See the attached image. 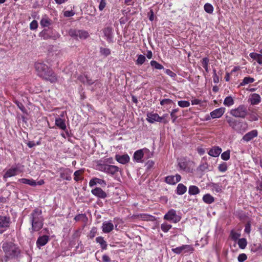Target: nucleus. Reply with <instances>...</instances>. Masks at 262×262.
Masks as SVG:
<instances>
[{
  "mask_svg": "<svg viewBox=\"0 0 262 262\" xmlns=\"http://www.w3.org/2000/svg\"><path fill=\"white\" fill-rule=\"evenodd\" d=\"M255 81V79L251 77L248 76L245 77L242 81L240 83L239 86H245L247 84L253 83Z\"/></svg>",
  "mask_w": 262,
  "mask_h": 262,
  "instance_id": "nucleus-33",
  "label": "nucleus"
},
{
  "mask_svg": "<svg viewBox=\"0 0 262 262\" xmlns=\"http://www.w3.org/2000/svg\"><path fill=\"white\" fill-rule=\"evenodd\" d=\"M69 34L75 39H85L89 36V34L86 31L75 29H71L69 31Z\"/></svg>",
  "mask_w": 262,
  "mask_h": 262,
  "instance_id": "nucleus-7",
  "label": "nucleus"
},
{
  "mask_svg": "<svg viewBox=\"0 0 262 262\" xmlns=\"http://www.w3.org/2000/svg\"><path fill=\"white\" fill-rule=\"evenodd\" d=\"M221 152H222L221 148H220L218 146H214L213 148H211L209 150V151L208 152V154L210 156H212L213 157H217L220 155Z\"/></svg>",
  "mask_w": 262,
  "mask_h": 262,
  "instance_id": "nucleus-24",
  "label": "nucleus"
},
{
  "mask_svg": "<svg viewBox=\"0 0 262 262\" xmlns=\"http://www.w3.org/2000/svg\"><path fill=\"white\" fill-rule=\"evenodd\" d=\"M249 100L251 105H257L261 102V99L259 94L254 93L251 95Z\"/></svg>",
  "mask_w": 262,
  "mask_h": 262,
  "instance_id": "nucleus-23",
  "label": "nucleus"
},
{
  "mask_svg": "<svg viewBox=\"0 0 262 262\" xmlns=\"http://www.w3.org/2000/svg\"><path fill=\"white\" fill-rule=\"evenodd\" d=\"M97 232V228L95 227H93L90 231L88 237L91 239H93L96 236Z\"/></svg>",
  "mask_w": 262,
  "mask_h": 262,
  "instance_id": "nucleus-45",
  "label": "nucleus"
},
{
  "mask_svg": "<svg viewBox=\"0 0 262 262\" xmlns=\"http://www.w3.org/2000/svg\"><path fill=\"white\" fill-rule=\"evenodd\" d=\"M29 220L31 224V232L39 231L43 225L42 210L39 208H35L29 215Z\"/></svg>",
  "mask_w": 262,
  "mask_h": 262,
  "instance_id": "nucleus-3",
  "label": "nucleus"
},
{
  "mask_svg": "<svg viewBox=\"0 0 262 262\" xmlns=\"http://www.w3.org/2000/svg\"><path fill=\"white\" fill-rule=\"evenodd\" d=\"M237 244L241 249H244L246 247L247 245V242L246 239L245 238L238 239Z\"/></svg>",
  "mask_w": 262,
  "mask_h": 262,
  "instance_id": "nucleus-40",
  "label": "nucleus"
},
{
  "mask_svg": "<svg viewBox=\"0 0 262 262\" xmlns=\"http://www.w3.org/2000/svg\"><path fill=\"white\" fill-rule=\"evenodd\" d=\"M194 163L192 161L183 159L181 160V169L189 172L192 170Z\"/></svg>",
  "mask_w": 262,
  "mask_h": 262,
  "instance_id": "nucleus-11",
  "label": "nucleus"
},
{
  "mask_svg": "<svg viewBox=\"0 0 262 262\" xmlns=\"http://www.w3.org/2000/svg\"><path fill=\"white\" fill-rule=\"evenodd\" d=\"M79 79L83 83H86L89 85H92L94 81H93L91 79H90L87 75H84V76H80L79 77Z\"/></svg>",
  "mask_w": 262,
  "mask_h": 262,
  "instance_id": "nucleus-32",
  "label": "nucleus"
},
{
  "mask_svg": "<svg viewBox=\"0 0 262 262\" xmlns=\"http://www.w3.org/2000/svg\"><path fill=\"white\" fill-rule=\"evenodd\" d=\"M234 103V100L232 97L231 96L226 97L223 102L224 105L227 107H230L233 105Z\"/></svg>",
  "mask_w": 262,
  "mask_h": 262,
  "instance_id": "nucleus-34",
  "label": "nucleus"
},
{
  "mask_svg": "<svg viewBox=\"0 0 262 262\" xmlns=\"http://www.w3.org/2000/svg\"><path fill=\"white\" fill-rule=\"evenodd\" d=\"M10 219L9 216L0 215V229L9 227Z\"/></svg>",
  "mask_w": 262,
  "mask_h": 262,
  "instance_id": "nucleus-19",
  "label": "nucleus"
},
{
  "mask_svg": "<svg viewBox=\"0 0 262 262\" xmlns=\"http://www.w3.org/2000/svg\"><path fill=\"white\" fill-rule=\"evenodd\" d=\"M97 167L99 170L112 175L115 174L120 170L119 168L117 166L101 163V161L97 164Z\"/></svg>",
  "mask_w": 262,
  "mask_h": 262,
  "instance_id": "nucleus-4",
  "label": "nucleus"
},
{
  "mask_svg": "<svg viewBox=\"0 0 262 262\" xmlns=\"http://www.w3.org/2000/svg\"><path fill=\"white\" fill-rule=\"evenodd\" d=\"M114 229V225L111 221L104 222L102 224V229L104 233H108Z\"/></svg>",
  "mask_w": 262,
  "mask_h": 262,
  "instance_id": "nucleus-20",
  "label": "nucleus"
},
{
  "mask_svg": "<svg viewBox=\"0 0 262 262\" xmlns=\"http://www.w3.org/2000/svg\"><path fill=\"white\" fill-rule=\"evenodd\" d=\"M258 136V132L256 129H253L246 133L242 138V140L248 142Z\"/></svg>",
  "mask_w": 262,
  "mask_h": 262,
  "instance_id": "nucleus-13",
  "label": "nucleus"
},
{
  "mask_svg": "<svg viewBox=\"0 0 262 262\" xmlns=\"http://www.w3.org/2000/svg\"><path fill=\"white\" fill-rule=\"evenodd\" d=\"M250 57L255 60L259 64H262V55L256 53H251L249 54Z\"/></svg>",
  "mask_w": 262,
  "mask_h": 262,
  "instance_id": "nucleus-30",
  "label": "nucleus"
},
{
  "mask_svg": "<svg viewBox=\"0 0 262 262\" xmlns=\"http://www.w3.org/2000/svg\"><path fill=\"white\" fill-rule=\"evenodd\" d=\"M180 181V176L176 174L174 176H169L165 177V182L169 184L174 185Z\"/></svg>",
  "mask_w": 262,
  "mask_h": 262,
  "instance_id": "nucleus-18",
  "label": "nucleus"
},
{
  "mask_svg": "<svg viewBox=\"0 0 262 262\" xmlns=\"http://www.w3.org/2000/svg\"><path fill=\"white\" fill-rule=\"evenodd\" d=\"M96 241L97 243H99L102 250H106L107 249V244L104 238L102 236H98L96 237Z\"/></svg>",
  "mask_w": 262,
  "mask_h": 262,
  "instance_id": "nucleus-29",
  "label": "nucleus"
},
{
  "mask_svg": "<svg viewBox=\"0 0 262 262\" xmlns=\"http://www.w3.org/2000/svg\"><path fill=\"white\" fill-rule=\"evenodd\" d=\"M72 172V171L70 169H66L64 171L61 172L60 173V177L61 179H65L68 181H70L71 180V174Z\"/></svg>",
  "mask_w": 262,
  "mask_h": 262,
  "instance_id": "nucleus-26",
  "label": "nucleus"
},
{
  "mask_svg": "<svg viewBox=\"0 0 262 262\" xmlns=\"http://www.w3.org/2000/svg\"><path fill=\"white\" fill-rule=\"evenodd\" d=\"M75 12L72 10L71 11H65L63 12V15L64 17H68L74 16Z\"/></svg>",
  "mask_w": 262,
  "mask_h": 262,
  "instance_id": "nucleus-57",
  "label": "nucleus"
},
{
  "mask_svg": "<svg viewBox=\"0 0 262 262\" xmlns=\"http://www.w3.org/2000/svg\"><path fill=\"white\" fill-rule=\"evenodd\" d=\"M225 112V108L221 107L212 111L210 114L212 118H219L223 116Z\"/></svg>",
  "mask_w": 262,
  "mask_h": 262,
  "instance_id": "nucleus-16",
  "label": "nucleus"
},
{
  "mask_svg": "<svg viewBox=\"0 0 262 262\" xmlns=\"http://www.w3.org/2000/svg\"><path fill=\"white\" fill-rule=\"evenodd\" d=\"M5 253L2 261L8 262L10 260H17L21 258V250L19 247L12 242L6 241L2 246Z\"/></svg>",
  "mask_w": 262,
  "mask_h": 262,
  "instance_id": "nucleus-1",
  "label": "nucleus"
},
{
  "mask_svg": "<svg viewBox=\"0 0 262 262\" xmlns=\"http://www.w3.org/2000/svg\"><path fill=\"white\" fill-rule=\"evenodd\" d=\"M178 111V109L173 110L170 114L172 120V122L175 123H179V121L177 120V119L178 118V117L175 114Z\"/></svg>",
  "mask_w": 262,
  "mask_h": 262,
  "instance_id": "nucleus-47",
  "label": "nucleus"
},
{
  "mask_svg": "<svg viewBox=\"0 0 262 262\" xmlns=\"http://www.w3.org/2000/svg\"><path fill=\"white\" fill-rule=\"evenodd\" d=\"M92 193L100 199H105L107 197L106 193L100 187H96L91 190Z\"/></svg>",
  "mask_w": 262,
  "mask_h": 262,
  "instance_id": "nucleus-14",
  "label": "nucleus"
},
{
  "mask_svg": "<svg viewBox=\"0 0 262 262\" xmlns=\"http://www.w3.org/2000/svg\"><path fill=\"white\" fill-rule=\"evenodd\" d=\"M165 73L169 75L171 77H174L176 76V74L174 72L169 69L165 70Z\"/></svg>",
  "mask_w": 262,
  "mask_h": 262,
  "instance_id": "nucleus-62",
  "label": "nucleus"
},
{
  "mask_svg": "<svg viewBox=\"0 0 262 262\" xmlns=\"http://www.w3.org/2000/svg\"><path fill=\"white\" fill-rule=\"evenodd\" d=\"M164 219L176 223L180 220V217L177 215L174 210L170 209L165 214Z\"/></svg>",
  "mask_w": 262,
  "mask_h": 262,
  "instance_id": "nucleus-9",
  "label": "nucleus"
},
{
  "mask_svg": "<svg viewBox=\"0 0 262 262\" xmlns=\"http://www.w3.org/2000/svg\"><path fill=\"white\" fill-rule=\"evenodd\" d=\"M102 261L103 262H111V258H110V257L106 254H104L102 256Z\"/></svg>",
  "mask_w": 262,
  "mask_h": 262,
  "instance_id": "nucleus-63",
  "label": "nucleus"
},
{
  "mask_svg": "<svg viewBox=\"0 0 262 262\" xmlns=\"http://www.w3.org/2000/svg\"><path fill=\"white\" fill-rule=\"evenodd\" d=\"M218 169L221 172H225L227 170V165L225 162L220 164L218 167Z\"/></svg>",
  "mask_w": 262,
  "mask_h": 262,
  "instance_id": "nucleus-49",
  "label": "nucleus"
},
{
  "mask_svg": "<svg viewBox=\"0 0 262 262\" xmlns=\"http://www.w3.org/2000/svg\"><path fill=\"white\" fill-rule=\"evenodd\" d=\"M39 36L44 39H48L51 38V36L48 33V30L47 29H45L40 32Z\"/></svg>",
  "mask_w": 262,
  "mask_h": 262,
  "instance_id": "nucleus-41",
  "label": "nucleus"
},
{
  "mask_svg": "<svg viewBox=\"0 0 262 262\" xmlns=\"http://www.w3.org/2000/svg\"><path fill=\"white\" fill-rule=\"evenodd\" d=\"M209 60L207 57H204L201 60V63L202 67L205 68L208 67Z\"/></svg>",
  "mask_w": 262,
  "mask_h": 262,
  "instance_id": "nucleus-51",
  "label": "nucleus"
},
{
  "mask_svg": "<svg viewBox=\"0 0 262 262\" xmlns=\"http://www.w3.org/2000/svg\"><path fill=\"white\" fill-rule=\"evenodd\" d=\"M230 157V150H227L224 151L221 154V158L225 161L228 160Z\"/></svg>",
  "mask_w": 262,
  "mask_h": 262,
  "instance_id": "nucleus-46",
  "label": "nucleus"
},
{
  "mask_svg": "<svg viewBox=\"0 0 262 262\" xmlns=\"http://www.w3.org/2000/svg\"><path fill=\"white\" fill-rule=\"evenodd\" d=\"M150 65L151 67L157 70H162L164 69V67L156 60H151L150 61Z\"/></svg>",
  "mask_w": 262,
  "mask_h": 262,
  "instance_id": "nucleus-43",
  "label": "nucleus"
},
{
  "mask_svg": "<svg viewBox=\"0 0 262 262\" xmlns=\"http://www.w3.org/2000/svg\"><path fill=\"white\" fill-rule=\"evenodd\" d=\"M50 240L49 236L44 235L38 237L36 241V246L37 248H40L46 245Z\"/></svg>",
  "mask_w": 262,
  "mask_h": 262,
  "instance_id": "nucleus-15",
  "label": "nucleus"
},
{
  "mask_svg": "<svg viewBox=\"0 0 262 262\" xmlns=\"http://www.w3.org/2000/svg\"><path fill=\"white\" fill-rule=\"evenodd\" d=\"M100 53L102 55H104L105 56H107L111 54V50H110V49H109L108 48H104L103 47H100Z\"/></svg>",
  "mask_w": 262,
  "mask_h": 262,
  "instance_id": "nucleus-44",
  "label": "nucleus"
},
{
  "mask_svg": "<svg viewBox=\"0 0 262 262\" xmlns=\"http://www.w3.org/2000/svg\"><path fill=\"white\" fill-rule=\"evenodd\" d=\"M199 188L194 185H191L189 187L188 193L190 195H196L200 193Z\"/></svg>",
  "mask_w": 262,
  "mask_h": 262,
  "instance_id": "nucleus-38",
  "label": "nucleus"
},
{
  "mask_svg": "<svg viewBox=\"0 0 262 262\" xmlns=\"http://www.w3.org/2000/svg\"><path fill=\"white\" fill-rule=\"evenodd\" d=\"M27 144L29 147L32 148L33 147L35 146L36 145H39V142H37L36 143H35L34 141H29L27 143Z\"/></svg>",
  "mask_w": 262,
  "mask_h": 262,
  "instance_id": "nucleus-61",
  "label": "nucleus"
},
{
  "mask_svg": "<svg viewBox=\"0 0 262 262\" xmlns=\"http://www.w3.org/2000/svg\"><path fill=\"white\" fill-rule=\"evenodd\" d=\"M106 5V0H101L99 5V11H102Z\"/></svg>",
  "mask_w": 262,
  "mask_h": 262,
  "instance_id": "nucleus-55",
  "label": "nucleus"
},
{
  "mask_svg": "<svg viewBox=\"0 0 262 262\" xmlns=\"http://www.w3.org/2000/svg\"><path fill=\"white\" fill-rule=\"evenodd\" d=\"M171 103H172V100L169 99H164L162 100L160 102V103L162 105L170 104Z\"/></svg>",
  "mask_w": 262,
  "mask_h": 262,
  "instance_id": "nucleus-59",
  "label": "nucleus"
},
{
  "mask_svg": "<svg viewBox=\"0 0 262 262\" xmlns=\"http://www.w3.org/2000/svg\"><path fill=\"white\" fill-rule=\"evenodd\" d=\"M55 125L59 128L66 130H67V126L65 123V120L60 118H57L55 119Z\"/></svg>",
  "mask_w": 262,
  "mask_h": 262,
  "instance_id": "nucleus-25",
  "label": "nucleus"
},
{
  "mask_svg": "<svg viewBox=\"0 0 262 262\" xmlns=\"http://www.w3.org/2000/svg\"><path fill=\"white\" fill-rule=\"evenodd\" d=\"M74 220L76 222L81 221L83 223H86L88 219L85 214H79L75 216Z\"/></svg>",
  "mask_w": 262,
  "mask_h": 262,
  "instance_id": "nucleus-37",
  "label": "nucleus"
},
{
  "mask_svg": "<svg viewBox=\"0 0 262 262\" xmlns=\"http://www.w3.org/2000/svg\"><path fill=\"white\" fill-rule=\"evenodd\" d=\"M16 104H17L18 108L21 111V112H23V113L25 112V107L21 103L16 101Z\"/></svg>",
  "mask_w": 262,
  "mask_h": 262,
  "instance_id": "nucleus-60",
  "label": "nucleus"
},
{
  "mask_svg": "<svg viewBox=\"0 0 262 262\" xmlns=\"http://www.w3.org/2000/svg\"><path fill=\"white\" fill-rule=\"evenodd\" d=\"M18 182L23 184H28L31 186H35L37 185L36 181L32 179H28L26 178H21L18 179Z\"/></svg>",
  "mask_w": 262,
  "mask_h": 262,
  "instance_id": "nucleus-27",
  "label": "nucleus"
},
{
  "mask_svg": "<svg viewBox=\"0 0 262 262\" xmlns=\"http://www.w3.org/2000/svg\"><path fill=\"white\" fill-rule=\"evenodd\" d=\"M24 166L20 164H17L15 167H12L8 169L4 175V178H7L15 176L24 171Z\"/></svg>",
  "mask_w": 262,
  "mask_h": 262,
  "instance_id": "nucleus-8",
  "label": "nucleus"
},
{
  "mask_svg": "<svg viewBox=\"0 0 262 262\" xmlns=\"http://www.w3.org/2000/svg\"><path fill=\"white\" fill-rule=\"evenodd\" d=\"M145 57L144 55L140 54L138 56V58L136 61V64L137 65L141 66L145 62Z\"/></svg>",
  "mask_w": 262,
  "mask_h": 262,
  "instance_id": "nucleus-42",
  "label": "nucleus"
},
{
  "mask_svg": "<svg viewBox=\"0 0 262 262\" xmlns=\"http://www.w3.org/2000/svg\"><path fill=\"white\" fill-rule=\"evenodd\" d=\"M146 154H150V151L147 148H143L138 150L134 152L133 158L137 162H141V159Z\"/></svg>",
  "mask_w": 262,
  "mask_h": 262,
  "instance_id": "nucleus-10",
  "label": "nucleus"
},
{
  "mask_svg": "<svg viewBox=\"0 0 262 262\" xmlns=\"http://www.w3.org/2000/svg\"><path fill=\"white\" fill-rule=\"evenodd\" d=\"M247 258V256L245 253L240 254L237 257V260L239 262H243L246 260Z\"/></svg>",
  "mask_w": 262,
  "mask_h": 262,
  "instance_id": "nucleus-56",
  "label": "nucleus"
},
{
  "mask_svg": "<svg viewBox=\"0 0 262 262\" xmlns=\"http://www.w3.org/2000/svg\"><path fill=\"white\" fill-rule=\"evenodd\" d=\"M116 160L122 164H125L129 162L130 158L127 154L123 155H116Z\"/></svg>",
  "mask_w": 262,
  "mask_h": 262,
  "instance_id": "nucleus-17",
  "label": "nucleus"
},
{
  "mask_svg": "<svg viewBox=\"0 0 262 262\" xmlns=\"http://www.w3.org/2000/svg\"><path fill=\"white\" fill-rule=\"evenodd\" d=\"M159 115L157 113H149L147 114V120L151 123L157 120Z\"/></svg>",
  "mask_w": 262,
  "mask_h": 262,
  "instance_id": "nucleus-35",
  "label": "nucleus"
},
{
  "mask_svg": "<svg viewBox=\"0 0 262 262\" xmlns=\"http://www.w3.org/2000/svg\"><path fill=\"white\" fill-rule=\"evenodd\" d=\"M194 249L191 245H185L181 246V252L188 254L193 252Z\"/></svg>",
  "mask_w": 262,
  "mask_h": 262,
  "instance_id": "nucleus-28",
  "label": "nucleus"
},
{
  "mask_svg": "<svg viewBox=\"0 0 262 262\" xmlns=\"http://www.w3.org/2000/svg\"><path fill=\"white\" fill-rule=\"evenodd\" d=\"M103 32L107 42H113V28L111 27H105L103 29Z\"/></svg>",
  "mask_w": 262,
  "mask_h": 262,
  "instance_id": "nucleus-12",
  "label": "nucleus"
},
{
  "mask_svg": "<svg viewBox=\"0 0 262 262\" xmlns=\"http://www.w3.org/2000/svg\"><path fill=\"white\" fill-rule=\"evenodd\" d=\"M35 68L37 75L42 79L52 83L57 81L58 79L56 74L52 69L45 63L42 62L35 63Z\"/></svg>",
  "mask_w": 262,
  "mask_h": 262,
  "instance_id": "nucleus-2",
  "label": "nucleus"
},
{
  "mask_svg": "<svg viewBox=\"0 0 262 262\" xmlns=\"http://www.w3.org/2000/svg\"><path fill=\"white\" fill-rule=\"evenodd\" d=\"M226 121L228 123L229 125L234 130L240 133H243L247 130V126L244 127L243 128H239V126L241 124V122L227 116L226 117ZM245 125L247 126V124H245Z\"/></svg>",
  "mask_w": 262,
  "mask_h": 262,
  "instance_id": "nucleus-6",
  "label": "nucleus"
},
{
  "mask_svg": "<svg viewBox=\"0 0 262 262\" xmlns=\"http://www.w3.org/2000/svg\"><path fill=\"white\" fill-rule=\"evenodd\" d=\"M205 11L208 14H212L214 8L213 6L210 3H206L204 6Z\"/></svg>",
  "mask_w": 262,
  "mask_h": 262,
  "instance_id": "nucleus-39",
  "label": "nucleus"
},
{
  "mask_svg": "<svg viewBox=\"0 0 262 262\" xmlns=\"http://www.w3.org/2000/svg\"><path fill=\"white\" fill-rule=\"evenodd\" d=\"M229 113L235 118L244 119L247 115L248 110L245 105L242 104L236 108L231 110Z\"/></svg>",
  "mask_w": 262,
  "mask_h": 262,
  "instance_id": "nucleus-5",
  "label": "nucleus"
},
{
  "mask_svg": "<svg viewBox=\"0 0 262 262\" xmlns=\"http://www.w3.org/2000/svg\"><path fill=\"white\" fill-rule=\"evenodd\" d=\"M208 167H209L208 164L206 162H205V163L201 164L200 165L199 169L201 171H205L208 168Z\"/></svg>",
  "mask_w": 262,
  "mask_h": 262,
  "instance_id": "nucleus-58",
  "label": "nucleus"
},
{
  "mask_svg": "<svg viewBox=\"0 0 262 262\" xmlns=\"http://www.w3.org/2000/svg\"><path fill=\"white\" fill-rule=\"evenodd\" d=\"M148 16H149V19L150 21L154 20V11L152 9L150 10V11L148 13Z\"/></svg>",
  "mask_w": 262,
  "mask_h": 262,
  "instance_id": "nucleus-64",
  "label": "nucleus"
},
{
  "mask_svg": "<svg viewBox=\"0 0 262 262\" xmlns=\"http://www.w3.org/2000/svg\"><path fill=\"white\" fill-rule=\"evenodd\" d=\"M97 184H100L102 187H104L106 185V183L104 180L100 179L97 178H94L92 179L89 182V185L91 187H93L94 186Z\"/></svg>",
  "mask_w": 262,
  "mask_h": 262,
  "instance_id": "nucleus-21",
  "label": "nucleus"
},
{
  "mask_svg": "<svg viewBox=\"0 0 262 262\" xmlns=\"http://www.w3.org/2000/svg\"><path fill=\"white\" fill-rule=\"evenodd\" d=\"M230 235L232 239H233L235 241L238 239V238L241 236V234L239 233L236 232L233 230L231 231Z\"/></svg>",
  "mask_w": 262,
  "mask_h": 262,
  "instance_id": "nucleus-53",
  "label": "nucleus"
},
{
  "mask_svg": "<svg viewBox=\"0 0 262 262\" xmlns=\"http://www.w3.org/2000/svg\"><path fill=\"white\" fill-rule=\"evenodd\" d=\"M83 172V171L81 169L75 171V172L74 173V180L76 181H78L80 180L79 177L82 173Z\"/></svg>",
  "mask_w": 262,
  "mask_h": 262,
  "instance_id": "nucleus-50",
  "label": "nucleus"
},
{
  "mask_svg": "<svg viewBox=\"0 0 262 262\" xmlns=\"http://www.w3.org/2000/svg\"><path fill=\"white\" fill-rule=\"evenodd\" d=\"M40 24L43 28L49 27L53 24V21L47 15H45L42 17Z\"/></svg>",
  "mask_w": 262,
  "mask_h": 262,
  "instance_id": "nucleus-22",
  "label": "nucleus"
},
{
  "mask_svg": "<svg viewBox=\"0 0 262 262\" xmlns=\"http://www.w3.org/2000/svg\"><path fill=\"white\" fill-rule=\"evenodd\" d=\"M209 186L211 188V190L213 191H215L217 193H220L222 191V186L219 183H210Z\"/></svg>",
  "mask_w": 262,
  "mask_h": 262,
  "instance_id": "nucleus-31",
  "label": "nucleus"
},
{
  "mask_svg": "<svg viewBox=\"0 0 262 262\" xmlns=\"http://www.w3.org/2000/svg\"><path fill=\"white\" fill-rule=\"evenodd\" d=\"M213 81L214 83H217L220 81V78L216 74L215 69L213 70Z\"/></svg>",
  "mask_w": 262,
  "mask_h": 262,
  "instance_id": "nucleus-54",
  "label": "nucleus"
},
{
  "mask_svg": "<svg viewBox=\"0 0 262 262\" xmlns=\"http://www.w3.org/2000/svg\"><path fill=\"white\" fill-rule=\"evenodd\" d=\"M203 201L206 204H211L214 201V198L210 194H206L203 197Z\"/></svg>",
  "mask_w": 262,
  "mask_h": 262,
  "instance_id": "nucleus-36",
  "label": "nucleus"
},
{
  "mask_svg": "<svg viewBox=\"0 0 262 262\" xmlns=\"http://www.w3.org/2000/svg\"><path fill=\"white\" fill-rule=\"evenodd\" d=\"M171 228V225L167 223H163L161 225L162 230L164 232H167Z\"/></svg>",
  "mask_w": 262,
  "mask_h": 262,
  "instance_id": "nucleus-48",
  "label": "nucleus"
},
{
  "mask_svg": "<svg viewBox=\"0 0 262 262\" xmlns=\"http://www.w3.org/2000/svg\"><path fill=\"white\" fill-rule=\"evenodd\" d=\"M38 26V23L36 20H33L30 24V29L32 30H36Z\"/></svg>",
  "mask_w": 262,
  "mask_h": 262,
  "instance_id": "nucleus-52",
  "label": "nucleus"
}]
</instances>
